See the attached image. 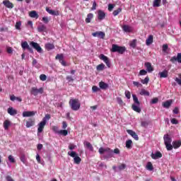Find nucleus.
Here are the masks:
<instances>
[{
	"instance_id": "nucleus-4",
	"label": "nucleus",
	"mask_w": 181,
	"mask_h": 181,
	"mask_svg": "<svg viewBox=\"0 0 181 181\" xmlns=\"http://www.w3.org/2000/svg\"><path fill=\"white\" fill-rule=\"evenodd\" d=\"M69 105L73 111H78L81 104L77 99H71L69 100Z\"/></svg>"
},
{
	"instance_id": "nucleus-10",
	"label": "nucleus",
	"mask_w": 181,
	"mask_h": 181,
	"mask_svg": "<svg viewBox=\"0 0 181 181\" xmlns=\"http://www.w3.org/2000/svg\"><path fill=\"white\" fill-rule=\"evenodd\" d=\"M99 59L103 60L108 68L111 67V63L110 62V59L107 57V56L102 54L99 56Z\"/></svg>"
},
{
	"instance_id": "nucleus-35",
	"label": "nucleus",
	"mask_w": 181,
	"mask_h": 181,
	"mask_svg": "<svg viewBox=\"0 0 181 181\" xmlns=\"http://www.w3.org/2000/svg\"><path fill=\"white\" fill-rule=\"evenodd\" d=\"M160 2L161 0H155L153 1V6H154V8H159V6H160Z\"/></svg>"
},
{
	"instance_id": "nucleus-25",
	"label": "nucleus",
	"mask_w": 181,
	"mask_h": 181,
	"mask_svg": "<svg viewBox=\"0 0 181 181\" xmlns=\"http://www.w3.org/2000/svg\"><path fill=\"white\" fill-rule=\"evenodd\" d=\"M158 75L160 76V78H166L168 77V71L164 70L162 72H159Z\"/></svg>"
},
{
	"instance_id": "nucleus-45",
	"label": "nucleus",
	"mask_w": 181,
	"mask_h": 181,
	"mask_svg": "<svg viewBox=\"0 0 181 181\" xmlns=\"http://www.w3.org/2000/svg\"><path fill=\"white\" fill-rule=\"evenodd\" d=\"M55 59L57 60H59V62H60V60H62L63 59H64V57L63 56V54H58L56 56Z\"/></svg>"
},
{
	"instance_id": "nucleus-20",
	"label": "nucleus",
	"mask_w": 181,
	"mask_h": 181,
	"mask_svg": "<svg viewBox=\"0 0 181 181\" xmlns=\"http://www.w3.org/2000/svg\"><path fill=\"white\" fill-rule=\"evenodd\" d=\"M3 4L6 6V8H9L10 9H12V8H13V4L11 1H9V0L4 1Z\"/></svg>"
},
{
	"instance_id": "nucleus-51",
	"label": "nucleus",
	"mask_w": 181,
	"mask_h": 181,
	"mask_svg": "<svg viewBox=\"0 0 181 181\" xmlns=\"http://www.w3.org/2000/svg\"><path fill=\"white\" fill-rule=\"evenodd\" d=\"M52 131H54L55 134H59V132H60V130H59V127L57 126L52 127Z\"/></svg>"
},
{
	"instance_id": "nucleus-17",
	"label": "nucleus",
	"mask_w": 181,
	"mask_h": 181,
	"mask_svg": "<svg viewBox=\"0 0 181 181\" xmlns=\"http://www.w3.org/2000/svg\"><path fill=\"white\" fill-rule=\"evenodd\" d=\"M83 145L85 148H87V149H89L90 152H94V147H93V145L91 144V143L88 141H84Z\"/></svg>"
},
{
	"instance_id": "nucleus-38",
	"label": "nucleus",
	"mask_w": 181,
	"mask_h": 181,
	"mask_svg": "<svg viewBox=\"0 0 181 181\" xmlns=\"http://www.w3.org/2000/svg\"><path fill=\"white\" fill-rule=\"evenodd\" d=\"M122 11V8H119L117 10H115L113 11V16H117V15H119V13H121V12Z\"/></svg>"
},
{
	"instance_id": "nucleus-63",
	"label": "nucleus",
	"mask_w": 181,
	"mask_h": 181,
	"mask_svg": "<svg viewBox=\"0 0 181 181\" xmlns=\"http://www.w3.org/2000/svg\"><path fill=\"white\" fill-rule=\"evenodd\" d=\"M113 9H114V4H110L108 5V11H110V12H111V11H112Z\"/></svg>"
},
{
	"instance_id": "nucleus-60",
	"label": "nucleus",
	"mask_w": 181,
	"mask_h": 181,
	"mask_svg": "<svg viewBox=\"0 0 181 181\" xmlns=\"http://www.w3.org/2000/svg\"><path fill=\"white\" fill-rule=\"evenodd\" d=\"M33 66L35 67H39V64H37V60L33 59Z\"/></svg>"
},
{
	"instance_id": "nucleus-48",
	"label": "nucleus",
	"mask_w": 181,
	"mask_h": 181,
	"mask_svg": "<svg viewBox=\"0 0 181 181\" xmlns=\"http://www.w3.org/2000/svg\"><path fill=\"white\" fill-rule=\"evenodd\" d=\"M21 26H22V23L21 21L16 23V29H17V30H21Z\"/></svg>"
},
{
	"instance_id": "nucleus-5",
	"label": "nucleus",
	"mask_w": 181,
	"mask_h": 181,
	"mask_svg": "<svg viewBox=\"0 0 181 181\" xmlns=\"http://www.w3.org/2000/svg\"><path fill=\"white\" fill-rule=\"evenodd\" d=\"M126 50H127V48H125V47L118 46L115 44L112 45V52L113 53H115L117 52V53H119L120 54H124Z\"/></svg>"
},
{
	"instance_id": "nucleus-26",
	"label": "nucleus",
	"mask_w": 181,
	"mask_h": 181,
	"mask_svg": "<svg viewBox=\"0 0 181 181\" xmlns=\"http://www.w3.org/2000/svg\"><path fill=\"white\" fill-rule=\"evenodd\" d=\"M35 125V119H30L29 121L26 122V127L30 128V127H33Z\"/></svg>"
},
{
	"instance_id": "nucleus-55",
	"label": "nucleus",
	"mask_w": 181,
	"mask_h": 181,
	"mask_svg": "<svg viewBox=\"0 0 181 181\" xmlns=\"http://www.w3.org/2000/svg\"><path fill=\"white\" fill-rule=\"evenodd\" d=\"M170 122L174 125H177V124H179V121H177V119H176L175 118L171 119Z\"/></svg>"
},
{
	"instance_id": "nucleus-13",
	"label": "nucleus",
	"mask_w": 181,
	"mask_h": 181,
	"mask_svg": "<svg viewBox=\"0 0 181 181\" xmlns=\"http://www.w3.org/2000/svg\"><path fill=\"white\" fill-rule=\"evenodd\" d=\"M127 134H129V135H131V136H132V138H134L136 141H138L139 139L138 134H136V133L133 130L127 129Z\"/></svg>"
},
{
	"instance_id": "nucleus-8",
	"label": "nucleus",
	"mask_w": 181,
	"mask_h": 181,
	"mask_svg": "<svg viewBox=\"0 0 181 181\" xmlns=\"http://www.w3.org/2000/svg\"><path fill=\"white\" fill-rule=\"evenodd\" d=\"M30 45L33 49H36L38 53H43V49H42V47L37 42H31Z\"/></svg>"
},
{
	"instance_id": "nucleus-22",
	"label": "nucleus",
	"mask_w": 181,
	"mask_h": 181,
	"mask_svg": "<svg viewBox=\"0 0 181 181\" xmlns=\"http://www.w3.org/2000/svg\"><path fill=\"white\" fill-rule=\"evenodd\" d=\"M152 43H153V35H149L148 39L146 40V45L147 46H150Z\"/></svg>"
},
{
	"instance_id": "nucleus-9",
	"label": "nucleus",
	"mask_w": 181,
	"mask_h": 181,
	"mask_svg": "<svg viewBox=\"0 0 181 181\" xmlns=\"http://www.w3.org/2000/svg\"><path fill=\"white\" fill-rule=\"evenodd\" d=\"M21 47H22L23 50H28V52H30V53H33V49H32V47H30V46L29 45V44H28V42H26V41L23 42L21 43Z\"/></svg>"
},
{
	"instance_id": "nucleus-28",
	"label": "nucleus",
	"mask_w": 181,
	"mask_h": 181,
	"mask_svg": "<svg viewBox=\"0 0 181 181\" xmlns=\"http://www.w3.org/2000/svg\"><path fill=\"white\" fill-rule=\"evenodd\" d=\"M93 18H94V15L93 13H88L87 15V18H86V23H90V22H91V19H93Z\"/></svg>"
},
{
	"instance_id": "nucleus-3",
	"label": "nucleus",
	"mask_w": 181,
	"mask_h": 181,
	"mask_svg": "<svg viewBox=\"0 0 181 181\" xmlns=\"http://www.w3.org/2000/svg\"><path fill=\"white\" fill-rule=\"evenodd\" d=\"M134 104L132 106V110L135 111L136 112H141V102L138 100V97L136 95H132Z\"/></svg>"
},
{
	"instance_id": "nucleus-31",
	"label": "nucleus",
	"mask_w": 181,
	"mask_h": 181,
	"mask_svg": "<svg viewBox=\"0 0 181 181\" xmlns=\"http://www.w3.org/2000/svg\"><path fill=\"white\" fill-rule=\"evenodd\" d=\"M139 94H140V95H146L147 97H149V95H150L149 92L145 89H141Z\"/></svg>"
},
{
	"instance_id": "nucleus-39",
	"label": "nucleus",
	"mask_w": 181,
	"mask_h": 181,
	"mask_svg": "<svg viewBox=\"0 0 181 181\" xmlns=\"http://www.w3.org/2000/svg\"><path fill=\"white\" fill-rule=\"evenodd\" d=\"M129 45L131 47L135 49V47H136V40H133L132 41H131Z\"/></svg>"
},
{
	"instance_id": "nucleus-56",
	"label": "nucleus",
	"mask_w": 181,
	"mask_h": 181,
	"mask_svg": "<svg viewBox=\"0 0 181 181\" xmlns=\"http://www.w3.org/2000/svg\"><path fill=\"white\" fill-rule=\"evenodd\" d=\"M159 101V98H154L151 100V104H157V103H158Z\"/></svg>"
},
{
	"instance_id": "nucleus-27",
	"label": "nucleus",
	"mask_w": 181,
	"mask_h": 181,
	"mask_svg": "<svg viewBox=\"0 0 181 181\" xmlns=\"http://www.w3.org/2000/svg\"><path fill=\"white\" fill-rule=\"evenodd\" d=\"M29 16L30 18H35V19H37V18H39V15L37 14L36 11H32L31 12H30Z\"/></svg>"
},
{
	"instance_id": "nucleus-62",
	"label": "nucleus",
	"mask_w": 181,
	"mask_h": 181,
	"mask_svg": "<svg viewBox=\"0 0 181 181\" xmlns=\"http://www.w3.org/2000/svg\"><path fill=\"white\" fill-rule=\"evenodd\" d=\"M177 62L179 63H181V53H178L177 54Z\"/></svg>"
},
{
	"instance_id": "nucleus-23",
	"label": "nucleus",
	"mask_w": 181,
	"mask_h": 181,
	"mask_svg": "<svg viewBox=\"0 0 181 181\" xmlns=\"http://www.w3.org/2000/svg\"><path fill=\"white\" fill-rule=\"evenodd\" d=\"M7 112L8 114H10L11 115H16V114H18V111L15 109H13V107H9L7 110Z\"/></svg>"
},
{
	"instance_id": "nucleus-12",
	"label": "nucleus",
	"mask_w": 181,
	"mask_h": 181,
	"mask_svg": "<svg viewBox=\"0 0 181 181\" xmlns=\"http://www.w3.org/2000/svg\"><path fill=\"white\" fill-rule=\"evenodd\" d=\"M105 19V12L102 10L98 11V21L101 22V21H104Z\"/></svg>"
},
{
	"instance_id": "nucleus-1",
	"label": "nucleus",
	"mask_w": 181,
	"mask_h": 181,
	"mask_svg": "<svg viewBox=\"0 0 181 181\" xmlns=\"http://www.w3.org/2000/svg\"><path fill=\"white\" fill-rule=\"evenodd\" d=\"M100 155H103V159H111L114 158V153L119 155V148H115L114 151L108 147H100L98 150Z\"/></svg>"
},
{
	"instance_id": "nucleus-36",
	"label": "nucleus",
	"mask_w": 181,
	"mask_h": 181,
	"mask_svg": "<svg viewBox=\"0 0 181 181\" xmlns=\"http://www.w3.org/2000/svg\"><path fill=\"white\" fill-rule=\"evenodd\" d=\"M126 148H127V149L132 148V140H127L126 141Z\"/></svg>"
},
{
	"instance_id": "nucleus-64",
	"label": "nucleus",
	"mask_w": 181,
	"mask_h": 181,
	"mask_svg": "<svg viewBox=\"0 0 181 181\" xmlns=\"http://www.w3.org/2000/svg\"><path fill=\"white\" fill-rule=\"evenodd\" d=\"M6 180H7V181H14L13 179H12V177H11L9 175H7L6 177Z\"/></svg>"
},
{
	"instance_id": "nucleus-32",
	"label": "nucleus",
	"mask_w": 181,
	"mask_h": 181,
	"mask_svg": "<svg viewBox=\"0 0 181 181\" xmlns=\"http://www.w3.org/2000/svg\"><path fill=\"white\" fill-rule=\"evenodd\" d=\"M146 168L147 170H150V171L153 170V165H152V163L148 162L146 165Z\"/></svg>"
},
{
	"instance_id": "nucleus-46",
	"label": "nucleus",
	"mask_w": 181,
	"mask_h": 181,
	"mask_svg": "<svg viewBox=\"0 0 181 181\" xmlns=\"http://www.w3.org/2000/svg\"><path fill=\"white\" fill-rule=\"evenodd\" d=\"M148 125H149V122L148 121L141 122V127H143L144 128H148Z\"/></svg>"
},
{
	"instance_id": "nucleus-43",
	"label": "nucleus",
	"mask_w": 181,
	"mask_h": 181,
	"mask_svg": "<svg viewBox=\"0 0 181 181\" xmlns=\"http://www.w3.org/2000/svg\"><path fill=\"white\" fill-rule=\"evenodd\" d=\"M168 49H169V46L168 45V44L163 45L162 50L164 53H166V52H168Z\"/></svg>"
},
{
	"instance_id": "nucleus-50",
	"label": "nucleus",
	"mask_w": 181,
	"mask_h": 181,
	"mask_svg": "<svg viewBox=\"0 0 181 181\" xmlns=\"http://www.w3.org/2000/svg\"><path fill=\"white\" fill-rule=\"evenodd\" d=\"M117 102L119 105H124L125 103H124V101H122V99L121 98H117Z\"/></svg>"
},
{
	"instance_id": "nucleus-54",
	"label": "nucleus",
	"mask_w": 181,
	"mask_h": 181,
	"mask_svg": "<svg viewBox=\"0 0 181 181\" xmlns=\"http://www.w3.org/2000/svg\"><path fill=\"white\" fill-rule=\"evenodd\" d=\"M66 80H67L68 83H71V81H74V78L72 77L71 76H67Z\"/></svg>"
},
{
	"instance_id": "nucleus-33",
	"label": "nucleus",
	"mask_w": 181,
	"mask_h": 181,
	"mask_svg": "<svg viewBox=\"0 0 181 181\" xmlns=\"http://www.w3.org/2000/svg\"><path fill=\"white\" fill-rule=\"evenodd\" d=\"M105 69V65L104 64H100L98 65L96 67V70H98V71H103V70H104Z\"/></svg>"
},
{
	"instance_id": "nucleus-41",
	"label": "nucleus",
	"mask_w": 181,
	"mask_h": 181,
	"mask_svg": "<svg viewBox=\"0 0 181 181\" xmlns=\"http://www.w3.org/2000/svg\"><path fill=\"white\" fill-rule=\"evenodd\" d=\"M165 145L167 151H172V149H173V145H172V143L165 144Z\"/></svg>"
},
{
	"instance_id": "nucleus-21",
	"label": "nucleus",
	"mask_w": 181,
	"mask_h": 181,
	"mask_svg": "<svg viewBox=\"0 0 181 181\" xmlns=\"http://www.w3.org/2000/svg\"><path fill=\"white\" fill-rule=\"evenodd\" d=\"M173 146L174 149H177V148H180L181 140L173 141Z\"/></svg>"
},
{
	"instance_id": "nucleus-7",
	"label": "nucleus",
	"mask_w": 181,
	"mask_h": 181,
	"mask_svg": "<svg viewBox=\"0 0 181 181\" xmlns=\"http://www.w3.org/2000/svg\"><path fill=\"white\" fill-rule=\"evenodd\" d=\"M44 91H45V89H43V88H37L36 87H33L30 90V94L36 97L37 94H43Z\"/></svg>"
},
{
	"instance_id": "nucleus-61",
	"label": "nucleus",
	"mask_w": 181,
	"mask_h": 181,
	"mask_svg": "<svg viewBox=\"0 0 181 181\" xmlns=\"http://www.w3.org/2000/svg\"><path fill=\"white\" fill-rule=\"evenodd\" d=\"M98 90H100V88H98L96 86H94L92 87V91L93 93H97V91H98Z\"/></svg>"
},
{
	"instance_id": "nucleus-53",
	"label": "nucleus",
	"mask_w": 181,
	"mask_h": 181,
	"mask_svg": "<svg viewBox=\"0 0 181 181\" xmlns=\"http://www.w3.org/2000/svg\"><path fill=\"white\" fill-rule=\"evenodd\" d=\"M125 168H127V165L122 164V165L118 166V170H119V171L124 170V169H125Z\"/></svg>"
},
{
	"instance_id": "nucleus-24",
	"label": "nucleus",
	"mask_w": 181,
	"mask_h": 181,
	"mask_svg": "<svg viewBox=\"0 0 181 181\" xmlns=\"http://www.w3.org/2000/svg\"><path fill=\"white\" fill-rule=\"evenodd\" d=\"M99 87L102 90H107V88L108 87L107 83H105L104 81H100L99 83Z\"/></svg>"
},
{
	"instance_id": "nucleus-59",
	"label": "nucleus",
	"mask_w": 181,
	"mask_h": 181,
	"mask_svg": "<svg viewBox=\"0 0 181 181\" xmlns=\"http://www.w3.org/2000/svg\"><path fill=\"white\" fill-rule=\"evenodd\" d=\"M8 160L11 163H15V158L12 156H8Z\"/></svg>"
},
{
	"instance_id": "nucleus-16",
	"label": "nucleus",
	"mask_w": 181,
	"mask_h": 181,
	"mask_svg": "<svg viewBox=\"0 0 181 181\" xmlns=\"http://www.w3.org/2000/svg\"><path fill=\"white\" fill-rule=\"evenodd\" d=\"M151 156L154 160L160 159V158H162V153L160 151H156L155 153H151Z\"/></svg>"
},
{
	"instance_id": "nucleus-19",
	"label": "nucleus",
	"mask_w": 181,
	"mask_h": 181,
	"mask_svg": "<svg viewBox=\"0 0 181 181\" xmlns=\"http://www.w3.org/2000/svg\"><path fill=\"white\" fill-rule=\"evenodd\" d=\"M163 140L165 145L168 144H172V138H170V136H169V134L164 135Z\"/></svg>"
},
{
	"instance_id": "nucleus-37",
	"label": "nucleus",
	"mask_w": 181,
	"mask_h": 181,
	"mask_svg": "<svg viewBox=\"0 0 181 181\" xmlns=\"http://www.w3.org/2000/svg\"><path fill=\"white\" fill-rule=\"evenodd\" d=\"M122 29L124 32H126L127 33H129L131 32V27H129V25H123Z\"/></svg>"
},
{
	"instance_id": "nucleus-44",
	"label": "nucleus",
	"mask_w": 181,
	"mask_h": 181,
	"mask_svg": "<svg viewBox=\"0 0 181 181\" xmlns=\"http://www.w3.org/2000/svg\"><path fill=\"white\" fill-rule=\"evenodd\" d=\"M148 74V71L145 69H141L139 71V76H146Z\"/></svg>"
},
{
	"instance_id": "nucleus-52",
	"label": "nucleus",
	"mask_w": 181,
	"mask_h": 181,
	"mask_svg": "<svg viewBox=\"0 0 181 181\" xmlns=\"http://www.w3.org/2000/svg\"><path fill=\"white\" fill-rule=\"evenodd\" d=\"M21 162H23V163H24V165H26V157L25 156V155H22L20 158Z\"/></svg>"
},
{
	"instance_id": "nucleus-47",
	"label": "nucleus",
	"mask_w": 181,
	"mask_h": 181,
	"mask_svg": "<svg viewBox=\"0 0 181 181\" xmlns=\"http://www.w3.org/2000/svg\"><path fill=\"white\" fill-rule=\"evenodd\" d=\"M40 79L41 80V81H46V80H47V76L45 74H41L40 76Z\"/></svg>"
},
{
	"instance_id": "nucleus-58",
	"label": "nucleus",
	"mask_w": 181,
	"mask_h": 181,
	"mask_svg": "<svg viewBox=\"0 0 181 181\" xmlns=\"http://www.w3.org/2000/svg\"><path fill=\"white\" fill-rule=\"evenodd\" d=\"M133 85L135 87H142V84H141V83H139L138 81H133Z\"/></svg>"
},
{
	"instance_id": "nucleus-2",
	"label": "nucleus",
	"mask_w": 181,
	"mask_h": 181,
	"mask_svg": "<svg viewBox=\"0 0 181 181\" xmlns=\"http://www.w3.org/2000/svg\"><path fill=\"white\" fill-rule=\"evenodd\" d=\"M49 119H50V115H45V117L42 118V121L38 124L37 135L43 132V129H45V127L46 126V124Z\"/></svg>"
},
{
	"instance_id": "nucleus-6",
	"label": "nucleus",
	"mask_w": 181,
	"mask_h": 181,
	"mask_svg": "<svg viewBox=\"0 0 181 181\" xmlns=\"http://www.w3.org/2000/svg\"><path fill=\"white\" fill-rule=\"evenodd\" d=\"M68 155L71 158H74V163H76V165H80V163L81 162V158L78 156V154H77L76 151H69Z\"/></svg>"
},
{
	"instance_id": "nucleus-15",
	"label": "nucleus",
	"mask_w": 181,
	"mask_h": 181,
	"mask_svg": "<svg viewBox=\"0 0 181 181\" xmlns=\"http://www.w3.org/2000/svg\"><path fill=\"white\" fill-rule=\"evenodd\" d=\"M34 115H36V112L34 111H24L23 112V117H33Z\"/></svg>"
},
{
	"instance_id": "nucleus-34",
	"label": "nucleus",
	"mask_w": 181,
	"mask_h": 181,
	"mask_svg": "<svg viewBox=\"0 0 181 181\" xmlns=\"http://www.w3.org/2000/svg\"><path fill=\"white\" fill-rule=\"evenodd\" d=\"M37 30H38V32H40V33L46 31V25H39V26L37 27Z\"/></svg>"
},
{
	"instance_id": "nucleus-57",
	"label": "nucleus",
	"mask_w": 181,
	"mask_h": 181,
	"mask_svg": "<svg viewBox=\"0 0 181 181\" xmlns=\"http://www.w3.org/2000/svg\"><path fill=\"white\" fill-rule=\"evenodd\" d=\"M124 94H125V97H127L128 100L131 98V92H129V90H126Z\"/></svg>"
},
{
	"instance_id": "nucleus-30",
	"label": "nucleus",
	"mask_w": 181,
	"mask_h": 181,
	"mask_svg": "<svg viewBox=\"0 0 181 181\" xmlns=\"http://www.w3.org/2000/svg\"><path fill=\"white\" fill-rule=\"evenodd\" d=\"M45 49H47V50H53V49H54V45L52 43H47L45 45Z\"/></svg>"
},
{
	"instance_id": "nucleus-18",
	"label": "nucleus",
	"mask_w": 181,
	"mask_h": 181,
	"mask_svg": "<svg viewBox=\"0 0 181 181\" xmlns=\"http://www.w3.org/2000/svg\"><path fill=\"white\" fill-rule=\"evenodd\" d=\"M144 66L148 73H152V71H153V67L150 62H145Z\"/></svg>"
},
{
	"instance_id": "nucleus-29",
	"label": "nucleus",
	"mask_w": 181,
	"mask_h": 181,
	"mask_svg": "<svg viewBox=\"0 0 181 181\" xmlns=\"http://www.w3.org/2000/svg\"><path fill=\"white\" fill-rule=\"evenodd\" d=\"M170 105H172V100H167L165 103H163V107H164V108H169V107H170Z\"/></svg>"
},
{
	"instance_id": "nucleus-40",
	"label": "nucleus",
	"mask_w": 181,
	"mask_h": 181,
	"mask_svg": "<svg viewBox=\"0 0 181 181\" xmlns=\"http://www.w3.org/2000/svg\"><path fill=\"white\" fill-rule=\"evenodd\" d=\"M69 132H67V130L64 129V130H59V133L60 135H63L64 136H67V134Z\"/></svg>"
},
{
	"instance_id": "nucleus-14",
	"label": "nucleus",
	"mask_w": 181,
	"mask_h": 181,
	"mask_svg": "<svg viewBox=\"0 0 181 181\" xmlns=\"http://www.w3.org/2000/svg\"><path fill=\"white\" fill-rule=\"evenodd\" d=\"M12 125V123L9 119H6L3 123V127L5 129V131H8L9 129V127Z\"/></svg>"
},
{
	"instance_id": "nucleus-42",
	"label": "nucleus",
	"mask_w": 181,
	"mask_h": 181,
	"mask_svg": "<svg viewBox=\"0 0 181 181\" xmlns=\"http://www.w3.org/2000/svg\"><path fill=\"white\" fill-rule=\"evenodd\" d=\"M46 11L48 13H49V15H56V11L49 8V7L46 8Z\"/></svg>"
},
{
	"instance_id": "nucleus-49",
	"label": "nucleus",
	"mask_w": 181,
	"mask_h": 181,
	"mask_svg": "<svg viewBox=\"0 0 181 181\" xmlns=\"http://www.w3.org/2000/svg\"><path fill=\"white\" fill-rule=\"evenodd\" d=\"M142 84H148L149 83V77L146 76L144 79L141 80Z\"/></svg>"
},
{
	"instance_id": "nucleus-11",
	"label": "nucleus",
	"mask_w": 181,
	"mask_h": 181,
	"mask_svg": "<svg viewBox=\"0 0 181 181\" xmlns=\"http://www.w3.org/2000/svg\"><path fill=\"white\" fill-rule=\"evenodd\" d=\"M92 36L94 37H99V39H104L105 37V33L102 31H97L92 33Z\"/></svg>"
}]
</instances>
